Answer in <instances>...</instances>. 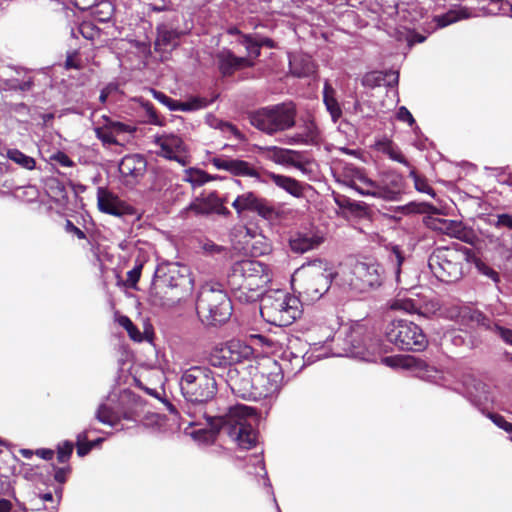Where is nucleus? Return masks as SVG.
I'll return each mask as SVG.
<instances>
[{"mask_svg":"<svg viewBox=\"0 0 512 512\" xmlns=\"http://www.w3.org/2000/svg\"><path fill=\"white\" fill-rule=\"evenodd\" d=\"M196 310L208 324L217 325L226 322L232 315V303L223 285L218 282H207L201 286Z\"/></svg>","mask_w":512,"mask_h":512,"instance_id":"6e6552de","label":"nucleus"},{"mask_svg":"<svg viewBox=\"0 0 512 512\" xmlns=\"http://www.w3.org/2000/svg\"><path fill=\"white\" fill-rule=\"evenodd\" d=\"M323 101L326 106V109L328 110L332 117V120L336 122L340 118L342 111L338 104V101L334 97V89L327 81L324 84Z\"/></svg>","mask_w":512,"mask_h":512,"instance_id":"f704fd0d","label":"nucleus"},{"mask_svg":"<svg viewBox=\"0 0 512 512\" xmlns=\"http://www.w3.org/2000/svg\"><path fill=\"white\" fill-rule=\"evenodd\" d=\"M96 137L103 143V145H117L118 141L116 136L111 129V127L103 128L97 127L95 128Z\"/></svg>","mask_w":512,"mask_h":512,"instance_id":"8fccbe9b","label":"nucleus"},{"mask_svg":"<svg viewBox=\"0 0 512 512\" xmlns=\"http://www.w3.org/2000/svg\"><path fill=\"white\" fill-rule=\"evenodd\" d=\"M427 225L442 234L456 238L466 243H473L475 235L463 222L439 217H429Z\"/></svg>","mask_w":512,"mask_h":512,"instance_id":"dca6fc26","label":"nucleus"},{"mask_svg":"<svg viewBox=\"0 0 512 512\" xmlns=\"http://www.w3.org/2000/svg\"><path fill=\"white\" fill-rule=\"evenodd\" d=\"M260 300L261 316L272 325L288 326L302 314L300 299L284 290L264 292Z\"/></svg>","mask_w":512,"mask_h":512,"instance_id":"423d86ee","label":"nucleus"},{"mask_svg":"<svg viewBox=\"0 0 512 512\" xmlns=\"http://www.w3.org/2000/svg\"><path fill=\"white\" fill-rule=\"evenodd\" d=\"M95 417L99 422L110 426H114L118 421L117 413L105 403L99 405Z\"/></svg>","mask_w":512,"mask_h":512,"instance_id":"a18cd8bd","label":"nucleus"},{"mask_svg":"<svg viewBox=\"0 0 512 512\" xmlns=\"http://www.w3.org/2000/svg\"><path fill=\"white\" fill-rule=\"evenodd\" d=\"M180 390L187 401L186 413L197 418L192 408H199L206 419L209 429L194 432L195 439L204 443H213L218 432L226 433L242 449H251L256 445L257 432L253 428L256 410L253 407L236 404L229 407L224 415L207 416L203 405L217 394V383L213 372L206 366H192L182 372Z\"/></svg>","mask_w":512,"mask_h":512,"instance_id":"f257e3e1","label":"nucleus"},{"mask_svg":"<svg viewBox=\"0 0 512 512\" xmlns=\"http://www.w3.org/2000/svg\"><path fill=\"white\" fill-rule=\"evenodd\" d=\"M52 159L63 167H71L74 164L70 157L64 152H57L53 155Z\"/></svg>","mask_w":512,"mask_h":512,"instance_id":"0e129e2a","label":"nucleus"},{"mask_svg":"<svg viewBox=\"0 0 512 512\" xmlns=\"http://www.w3.org/2000/svg\"><path fill=\"white\" fill-rule=\"evenodd\" d=\"M382 267L372 259L357 261L352 269L351 285L359 291H366L381 285L383 280Z\"/></svg>","mask_w":512,"mask_h":512,"instance_id":"ddd939ff","label":"nucleus"},{"mask_svg":"<svg viewBox=\"0 0 512 512\" xmlns=\"http://www.w3.org/2000/svg\"><path fill=\"white\" fill-rule=\"evenodd\" d=\"M227 352L230 354L232 365L249 359L253 355L251 346L241 342L240 340H231L225 344Z\"/></svg>","mask_w":512,"mask_h":512,"instance_id":"c756f323","label":"nucleus"},{"mask_svg":"<svg viewBox=\"0 0 512 512\" xmlns=\"http://www.w3.org/2000/svg\"><path fill=\"white\" fill-rule=\"evenodd\" d=\"M272 279L269 267L256 260L235 262L227 275V283L241 303H254L260 299Z\"/></svg>","mask_w":512,"mask_h":512,"instance_id":"f03ea898","label":"nucleus"},{"mask_svg":"<svg viewBox=\"0 0 512 512\" xmlns=\"http://www.w3.org/2000/svg\"><path fill=\"white\" fill-rule=\"evenodd\" d=\"M77 33H80L86 40L93 41L100 35L99 28L90 21H83L77 26Z\"/></svg>","mask_w":512,"mask_h":512,"instance_id":"de8ad7c7","label":"nucleus"},{"mask_svg":"<svg viewBox=\"0 0 512 512\" xmlns=\"http://www.w3.org/2000/svg\"><path fill=\"white\" fill-rule=\"evenodd\" d=\"M76 0V5L81 10H89L91 16L98 22H108L114 13V6L110 1L103 0Z\"/></svg>","mask_w":512,"mask_h":512,"instance_id":"a878e982","label":"nucleus"},{"mask_svg":"<svg viewBox=\"0 0 512 512\" xmlns=\"http://www.w3.org/2000/svg\"><path fill=\"white\" fill-rule=\"evenodd\" d=\"M142 264L136 265L133 269L127 273V282L131 286H135L141 276Z\"/></svg>","mask_w":512,"mask_h":512,"instance_id":"052dcab7","label":"nucleus"},{"mask_svg":"<svg viewBox=\"0 0 512 512\" xmlns=\"http://www.w3.org/2000/svg\"><path fill=\"white\" fill-rule=\"evenodd\" d=\"M16 461V457L10 453L0 454V494L13 492L11 476L14 475Z\"/></svg>","mask_w":512,"mask_h":512,"instance_id":"bb28decb","label":"nucleus"},{"mask_svg":"<svg viewBox=\"0 0 512 512\" xmlns=\"http://www.w3.org/2000/svg\"><path fill=\"white\" fill-rule=\"evenodd\" d=\"M495 330L505 343L512 345V330L511 329L496 325Z\"/></svg>","mask_w":512,"mask_h":512,"instance_id":"69168bd1","label":"nucleus"},{"mask_svg":"<svg viewBox=\"0 0 512 512\" xmlns=\"http://www.w3.org/2000/svg\"><path fill=\"white\" fill-rule=\"evenodd\" d=\"M396 118L401 122L407 123L410 127H413L415 125V119L413 115L405 106H401L398 108Z\"/></svg>","mask_w":512,"mask_h":512,"instance_id":"13d9d810","label":"nucleus"},{"mask_svg":"<svg viewBox=\"0 0 512 512\" xmlns=\"http://www.w3.org/2000/svg\"><path fill=\"white\" fill-rule=\"evenodd\" d=\"M358 336L359 333L356 330H352L347 336V341L350 343V346L345 348V355L360 358L369 362L376 361L375 355L371 353L368 348H363L358 342H356V338Z\"/></svg>","mask_w":512,"mask_h":512,"instance_id":"7c9ffc66","label":"nucleus"},{"mask_svg":"<svg viewBox=\"0 0 512 512\" xmlns=\"http://www.w3.org/2000/svg\"><path fill=\"white\" fill-rule=\"evenodd\" d=\"M472 256L471 249L461 245L439 247L430 255L428 265L431 272L440 281L453 283L463 277L464 269L468 266Z\"/></svg>","mask_w":512,"mask_h":512,"instance_id":"39448f33","label":"nucleus"},{"mask_svg":"<svg viewBox=\"0 0 512 512\" xmlns=\"http://www.w3.org/2000/svg\"><path fill=\"white\" fill-rule=\"evenodd\" d=\"M261 154L281 165H292L296 168H301L302 164L299 161V158L301 157V153L296 150L281 148L278 146H266L261 148Z\"/></svg>","mask_w":512,"mask_h":512,"instance_id":"b1692460","label":"nucleus"},{"mask_svg":"<svg viewBox=\"0 0 512 512\" xmlns=\"http://www.w3.org/2000/svg\"><path fill=\"white\" fill-rule=\"evenodd\" d=\"M497 178L499 183L512 186V166L500 169Z\"/></svg>","mask_w":512,"mask_h":512,"instance_id":"bf43d9fd","label":"nucleus"},{"mask_svg":"<svg viewBox=\"0 0 512 512\" xmlns=\"http://www.w3.org/2000/svg\"><path fill=\"white\" fill-rule=\"evenodd\" d=\"M211 164L218 170H225L234 176L258 178V170L249 162L233 159L226 156H215L210 159Z\"/></svg>","mask_w":512,"mask_h":512,"instance_id":"412c9836","label":"nucleus"},{"mask_svg":"<svg viewBox=\"0 0 512 512\" xmlns=\"http://www.w3.org/2000/svg\"><path fill=\"white\" fill-rule=\"evenodd\" d=\"M115 136L123 133L133 134L136 131V127L130 124L122 122H111L110 125Z\"/></svg>","mask_w":512,"mask_h":512,"instance_id":"4d7b16f0","label":"nucleus"},{"mask_svg":"<svg viewBox=\"0 0 512 512\" xmlns=\"http://www.w3.org/2000/svg\"><path fill=\"white\" fill-rule=\"evenodd\" d=\"M4 85V88L9 91L27 92L32 89L34 82L32 77H27L25 80L22 81L13 78L6 80Z\"/></svg>","mask_w":512,"mask_h":512,"instance_id":"49530a36","label":"nucleus"},{"mask_svg":"<svg viewBox=\"0 0 512 512\" xmlns=\"http://www.w3.org/2000/svg\"><path fill=\"white\" fill-rule=\"evenodd\" d=\"M187 268L177 263L161 265L155 272L154 288L150 301L154 306L171 308L187 294L191 280Z\"/></svg>","mask_w":512,"mask_h":512,"instance_id":"7ed1b4c3","label":"nucleus"},{"mask_svg":"<svg viewBox=\"0 0 512 512\" xmlns=\"http://www.w3.org/2000/svg\"><path fill=\"white\" fill-rule=\"evenodd\" d=\"M210 125L220 130L226 137L233 136L236 140H244V135L235 125L229 122L213 118V120L210 122Z\"/></svg>","mask_w":512,"mask_h":512,"instance_id":"37998d69","label":"nucleus"},{"mask_svg":"<svg viewBox=\"0 0 512 512\" xmlns=\"http://www.w3.org/2000/svg\"><path fill=\"white\" fill-rule=\"evenodd\" d=\"M219 71L223 76L233 74L235 71L254 65L249 58L237 57L231 50L223 48L215 56Z\"/></svg>","mask_w":512,"mask_h":512,"instance_id":"5701e85b","label":"nucleus"},{"mask_svg":"<svg viewBox=\"0 0 512 512\" xmlns=\"http://www.w3.org/2000/svg\"><path fill=\"white\" fill-rule=\"evenodd\" d=\"M289 64L291 72L297 77H306L315 72V66L309 58H294Z\"/></svg>","mask_w":512,"mask_h":512,"instance_id":"4c0bfd02","label":"nucleus"},{"mask_svg":"<svg viewBox=\"0 0 512 512\" xmlns=\"http://www.w3.org/2000/svg\"><path fill=\"white\" fill-rule=\"evenodd\" d=\"M409 176L413 179L414 186L417 191L435 197V191L433 188L428 184L427 180L419 176L414 169L410 171Z\"/></svg>","mask_w":512,"mask_h":512,"instance_id":"09e8293b","label":"nucleus"},{"mask_svg":"<svg viewBox=\"0 0 512 512\" xmlns=\"http://www.w3.org/2000/svg\"><path fill=\"white\" fill-rule=\"evenodd\" d=\"M375 147L378 151L386 154L393 161H396V162H399L406 166H409L408 161L406 160L404 155L401 153L400 149L397 146H395L392 143V141H390L388 139L378 140L375 143Z\"/></svg>","mask_w":512,"mask_h":512,"instance_id":"72a5a7b5","label":"nucleus"},{"mask_svg":"<svg viewBox=\"0 0 512 512\" xmlns=\"http://www.w3.org/2000/svg\"><path fill=\"white\" fill-rule=\"evenodd\" d=\"M88 433L83 431L77 435L76 447L80 457L87 455L94 447V442L87 441Z\"/></svg>","mask_w":512,"mask_h":512,"instance_id":"3c124183","label":"nucleus"},{"mask_svg":"<svg viewBox=\"0 0 512 512\" xmlns=\"http://www.w3.org/2000/svg\"><path fill=\"white\" fill-rule=\"evenodd\" d=\"M256 391L261 393V399L272 396L280 389L283 376L280 371L255 374Z\"/></svg>","mask_w":512,"mask_h":512,"instance_id":"393cba45","label":"nucleus"},{"mask_svg":"<svg viewBox=\"0 0 512 512\" xmlns=\"http://www.w3.org/2000/svg\"><path fill=\"white\" fill-rule=\"evenodd\" d=\"M323 242V237L314 233H296L289 240L290 248L295 253H305L317 248Z\"/></svg>","mask_w":512,"mask_h":512,"instance_id":"cd10ccee","label":"nucleus"},{"mask_svg":"<svg viewBox=\"0 0 512 512\" xmlns=\"http://www.w3.org/2000/svg\"><path fill=\"white\" fill-rule=\"evenodd\" d=\"M152 93H153L154 98L157 101H159L161 104H163L166 107H168L169 110H171V111H172V107H176V106L179 105L180 101L174 100V99L170 98L169 96H167L163 92L152 90Z\"/></svg>","mask_w":512,"mask_h":512,"instance_id":"6e6d98bb","label":"nucleus"},{"mask_svg":"<svg viewBox=\"0 0 512 512\" xmlns=\"http://www.w3.org/2000/svg\"><path fill=\"white\" fill-rule=\"evenodd\" d=\"M213 102V99L206 97L193 96L185 101H180L179 105L172 107V111L192 112L208 107Z\"/></svg>","mask_w":512,"mask_h":512,"instance_id":"e433bc0d","label":"nucleus"},{"mask_svg":"<svg viewBox=\"0 0 512 512\" xmlns=\"http://www.w3.org/2000/svg\"><path fill=\"white\" fill-rule=\"evenodd\" d=\"M469 17L468 12L464 8H458L454 10H450L443 15H439L435 17V21L438 27H446L458 20Z\"/></svg>","mask_w":512,"mask_h":512,"instance_id":"ea45409f","label":"nucleus"},{"mask_svg":"<svg viewBox=\"0 0 512 512\" xmlns=\"http://www.w3.org/2000/svg\"><path fill=\"white\" fill-rule=\"evenodd\" d=\"M65 231L69 234L75 235L78 239H85L86 234L80 228L75 226L70 220L65 223Z\"/></svg>","mask_w":512,"mask_h":512,"instance_id":"e2e57ef3","label":"nucleus"},{"mask_svg":"<svg viewBox=\"0 0 512 512\" xmlns=\"http://www.w3.org/2000/svg\"><path fill=\"white\" fill-rule=\"evenodd\" d=\"M146 110L149 117V123L157 126L163 125V120L158 116L152 105H147Z\"/></svg>","mask_w":512,"mask_h":512,"instance_id":"338daca9","label":"nucleus"},{"mask_svg":"<svg viewBox=\"0 0 512 512\" xmlns=\"http://www.w3.org/2000/svg\"><path fill=\"white\" fill-rule=\"evenodd\" d=\"M381 362L391 368H402L410 370L414 372L419 378L430 382H436L440 375V372L436 368L429 366L425 361L414 356H388L383 357Z\"/></svg>","mask_w":512,"mask_h":512,"instance_id":"4468645a","label":"nucleus"},{"mask_svg":"<svg viewBox=\"0 0 512 512\" xmlns=\"http://www.w3.org/2000/svg\"><path fill=\"white\" fill-rule=\"evenodd\" d=\"M97 207L100 212L115 217H122L133 213L130 205L122 201L108 188L102 186L97 188Z\"/></svg>","mask_w":512,"mask_h":512,"instance_id":"f3484780","label":"nucleus"},{"mask_svg":"<svg viewBox=\"0 0 512 512\" xmlns=\"http://www.w3.org/2000/svg\"><path fill=\"white\" fill-rule=\"evenodd\" d=\"M232 207L238 215L245 212L257 213L265 219H271L274 216V208L268 201L252 191L244 192L238 195L232 202Z\"/></svg>","mask_w":512,"mask_h":512,"instance_id":"2eb2a0df","label":"nucleus"},{"mask_svg":"<svg viewBox=\"0 0 512 512\" xmlns=\"http://www.w3.org/2000/svg\"><path fill=\"white\" fill-rule=\"evenodd\" d=\"M349 179L345 184L365 197H374L388 201L397 199L401 191V178L392 173L381 175L379 181L372 180L359 168H347Z\"/></svg>","mask_w":512,"mask_h":512,"instance_id":"0eeeda50","label":"nucleus"},{"mask_svg":"<svg viewBox=\"0 0 512 512\" xmlns=\"http://www.w3.org/2000/svg\"><path fill=\"white\" fill-rule=\"evenodd\" d=\"M227 384L236 397L254 401L261 399V393L256 391L255 377L251 378L246 372L241 374L236 369H230Z\"/></svg>","mask_w":512,"mask_h":512,"instance_id":"a211bd4d","label":"nucleus"},{"mask_svg":"<svg viewBox=\"0 0 512 512\" xmlns=\"http://www.w3.org/2000/svg\"><path fill=\"white\" fill-rule=\"evenodd\" d=\"M324 340L310 344V350H307V343L298 337H291L288 339L287 347L282 353V361L287 363L286 368L291 373L300 372L305 365L311 364L317 360H320L328 356L325 351L323 353L315 354L320 348H323L322 344L333 339V329L326 328L324 333Z\"/></svg>","mask_w":512,"mask_h":512,"instance_id":"9b49d317","label":"nucleus"},{"mask_svg":"<svg viewBox=\"0 0 512 512\" xmlns=\"http://www.w3.org/2000/svg\"><path fill=\"white\" fill-rule=\"evenodd\" d=\"M73 452V443L70 441H64L57 447V459L60 463H65L70 459Z\"/></svg>","mask_w":512,"mask_h":512,"instance_id":"864d4df0","label":"nucleus"},{"mask_svg":"<svg viewBox=\"0 0 512 512\" xmlns=\"http://www.w3.org/2000/svg\"><path fill=\"white\" fill-rule=\"evenodd\" d=\"M490 228L481 230L483 241L497 253L510 257L512 255V214L495 212L479 217Z\"/></svg>","mask_w":512,"mask_h":512,"instance_id":"9d476101","label":"nucleus"},{"mask_svg":"<svg viewBox=\"0 0 512 512\" xmlns=\"http://www.w3.org/2000/svg\"><path fill=\"white\" fill-rule=\"evenodd\" d=\"M486 416L499 428L503 429L507 433H512V423L506 421V419L497 413H486Z\"/></svg>","mask_w":512,"mask_h":512,"instance_id":"5fc2aeb1","label":"nucleus"},{"mask_svg":"<svg viewBox=\"0 0 512 512\" xmlns=\"http://www.w3.org/2000/svg\"><path fill=\"white\" fill-rule=\"evenodd\" d=\"M239 43L245 47L247 52L246 58H249L252 62L254 59L260 56V47L255 34L241 35V38H239Z\"/></svg>","mask_w":512,"mask_h":512,"instance_id":"79ce46f5","label":"nucleus"},{"mask_svg":"<svg viewBox=\"0 0 512 512\" xmlns=\"http://www.w3.org/2000/svg\"><path fill=\"white\" fill-rule=\"evenodd\" d=\"M285 144L288 145H318L321 142V131L311 116L302 119L298 125V131L285 137Z\"/></svg>","mask_w":512,"mask_h":512,"instance_id":"6ab92c4d","label":"nucleus"},{"mask_svg":"<svg viewBox=\"0 0 512 512\" xmlns=\"http://www.w3.org/2000/svg\"><path fill=\"white\" fill-rule=\"evenodd\" d=\"M336 275L331 262L317 258L304 263L295 271L293 283L304 302L314 303L328 292Z\"/></svg>","mask_w":512,"mask_h":512,"instance_id":"20e7f679","label":"nucleus"},{"mask_svg":"<svg viewBox=\"0 0 512 512\" xmlns=\"http://www.w3.org/2000/svg\"><path fill=\"white\" fill-rule=\"evenodd\" d=\"M6 156L9 160L18 164L22 168H25L27 170H32L35 168V159L24 154L18 149H7Z\"/></svg>","mask_w":512,"mask_h":512,"instance_id":"a19ab883","label":"nucleus"},{"mask_svg":"<svg viewBox=\"0 0 512 512\" xmlns=\"http://www.w3.org/2000/svg\"><path fill=\"white\" fill-rule=\"evenodd\" d=\"M215 195V193H211L206 198H196L185 208V211H191L195 215H209L213 213L215 209L213 196Z\"/></svg>","mask_w":512,"mask_h":512,"instance_id":"473e14b6","label":"nucleus"},{"mask_svg":"<svg viewBox=\"0 0 512 512\" xmlns=\"http://www.w3.org/2000/svg\"><path fill=\"white\" fill-rule=\"evenodd\" d=\"M269 177H270L271 181L277 187L285 190L290 195L297 197V198H300L303 196L304 186L296 179L289 177V176L275 174V173H270Z\"/></svg>","mask_w":512,"mask_h":512,"instance_id":"c85d7f7f","label":"nucleus"},{"mask_svg":"<svg viewBox=\"0 0 512 512\" xmlns=\"http://www.w3.org/2000/svg\"><path fill=\"white\" fill-rule=\"evenodd\" d=\"M296 114V108L292 103H280L252 111L248 114V119L259 131L274 135L294 127Z\"/></svg>","mask_w":512,"mask_h":512,"instance_id":"1a4fd4ad","label":"nucleus"},{"mask_svg":"<svg viewBox=\"0 0 512 512\" xmlns=\"http://www.w3.org/2000/svg\"><path fill=\"white\" fill-rule=\"evenodd\" d=\"M147 162L139 154L126 155L119 163V172L127 185L137 183L145 174Z\"/></svg>","mask_w":512,"mask_h":512,"instance_id":"4be33fe9","label":"nucleus"},{"mask_svg":"<svg viewBox=\"0 0 512 512\" xmlns=\"http://www.w3.org/2000/svg\"><path fill=\"white\" fill-rule=\"evenodd\" d=\"M217 176H212L199 168H188L184 171L183 180L190 183L193 187H200L210 181L216 180Z\"/></svg>","mask_w":512,"mask_h":512,"instance_id":"c9c22d12","label":"nucleus"},{"mask_svg":"<svg viewBox=\"0 0 512 512\" xmlns=\"http://www.w3.org/2000/svg\"><path fill=\"white\" fill-rule=\"evenodd\" d=\"M153 142L160 148L159 155L186 165L185 145L181 137L175 134L155 135Z\"/></svg>","mask_w":512,"mask_h":512,"instance_id":"aec40b11","label":"nucleus"},{"mask_svg":"<svg viewBox=\"0 0 512 512\" xmlns=\"http://www.w3.org/2000/svg\"><path fill=\"white\" fill-rule=\"evenodd\" d=\"M389 262L392 264L394 268V272L396 274V277L398 278L401 271V266L404 261V256L402 254V251L398 246H393L390 253H389Z\"/></svg>","mask_w":512,"mask_h":512,"instance_id":"603ef678","label":"nucleus"},{"mask_svg":"<svg viewBox=\"0 0 512 512\" xmlns=\"http://www.w3.org/2000/svg\"><path fill=\"white\" fill-rule=\"evenodd\" d=\"M384 13L388 15H393L396 13L397 3L396 0H386L384 2H379Z\"/></svg>","mask_w":512,"mask_h":512,"instance_id":"774afa93","label":"nucleus"},{"mask_svg":"<svg viewBox=\"0 0 512 512\" xmlns=\"http://www.w3.org/2000/svg\"><path fill=\"white\" fill-rule=\"evenodd\" d=\"M399 80V73L390 71L385 74L381 72H372L364 77V83L372 86L388 85L390 87L397 85Z\"/></svg>","mask_w":512,"mask_h":512,"instance_id":"2f4dec72","label":"nucleus"},{"mask_svg":"<svg viewBox=\"0 0 512 512\" xmlns=\"http://www.w3.org/2000/svg\"><path fill=\"white\" fill-rule=\"evenodd\" d=\"M230 354L227 352L226 346L221 345L213 348L209 354L208 361L213 367L224 368L231 366Z\"/></svg>","mask_w":512,"mask_h":512,"instance_id":"58836bf2","label":"nucleus"},{"mask_svg":"<svg viewBox=\"0 0 512 512\" xmlns=\"http://www.w3.org/2000/svg\"><path fill=\"white\" fill-rule=\"evenodd\" d=\"M386 340L403 351H423L428 339L422 328L407 319H393L384 331Z\"/></svg>","mask_w":512,"mask_h":512,"instance_id":"f8f14e48","label":"nucleus"},{"mask_svg":"<svg viewBox=\"0 0 512 512\" xmlns=\"http://www.w3.org/2000/svg\"><path fill=\"white\" fill-rule=\"evenodd\" d=\"M391 310H400L409 314L420 313V307L415 303L414 300L409 298H397L389 303Z\"/></svg>","mask_w":512,"mask_h":512,"instance_id":"c03bdc74","label":"nucleus"},{"mask_svg":"<svg viewBox=\"0 0 512 512\" xmlns=\"http://www.w3.org/2000/svg\"><path fill=\"white\" fill-rule=\"evenodd\" d=\"M479 271L483 275L493 280L495 283H498L500 281L499 273L488 265L482 264L481 266H479Z\"/></svg>","mask_w":512,"mask_h":512,"instance_id":"680f3d73","label":"nucleus"}]
</instances>
